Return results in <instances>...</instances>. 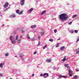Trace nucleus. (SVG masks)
<instances>
[{
  "label": "nucleus",
  "instance_id": "obj_18",
  "mask_svg": "<svg viewBox=\"0 0 79 79\" xmlns=\"http://www.w3.org/2000/svg\"><path fill=\"white\" fill-rule=\"evenodd\" d=\"M76 16H77V15H73V16H72V18H76Z\"/></svg>",
  "mask_w": 79,
  "mask_h": 79
},
{
  "label": "nucleus",
  "instance_id": "obj_4",
  "mask_svg": "<svg viewBox=\"0 0 79 79\" xmlns=\"http://www.w3.org/2000/svg\"><path fill=\"white\" fill-rule=\"evenodd\" d=\"M59 78H62V77H63V78H66L67 77V76H62V75H60L59 76Z\"/></svg>",
  "mask_w": 79,
  "mask_h": 79
},
{
  "label": "nucleus",
  "instance_id": "obj_1",
  "mask_svg": "<svg viewBox=\"0 0 79 79\" xmlns=\"http://www.w3.org/2000/svg\"><path fill=\"white\" fill-rule=\"evenodd\" d=\"M60 19L61 20H63L64 19L66 20L68 19V16L66 14H62L59 15Z\"/></svg>",
  "mask_w": 79,
  "mask_h": 79
},
{
  "label": "nucleus",
  "instance_id": "obj_43",
  "mask_svg": "<svg viewBox=\"0 0 79 79\" xmlns=\"http://www.w3.org/2000/svg\"><path fill=\"white\" fill-rule=\"evenodd\" d=\"M40 36H39L38 37V39H40Z\"/></svg>",
  "mask_w": 79,
  "mask_h": 79
},
{
  "label": "nucleus",
  "instance_id": "obj_19",
  "mask_svg": "<svg viewBox=\"0 0 79 79\" xmlns=\"http://www.w3.org/2000/svg\"><path fill=\"white\" fill-rule=\"evenodd\" d=\"M77 76L75 75L73 77V79H77Z\"/></svg>",
  "mask_w": 79,
  "mask_h": 79
},
{
  "label": "nucleus",
  "instance_id": "obj_42",
  "mask_svg": "<svg viewBox=\"0 0 79 79\" xmlns=\"http://www.w3.org/2000/svg\"><path fill=\"white\" fill-rule=\"evenodd\" d=\"M32 76L33 77H34V74H32Z\"/></svg>",
  "mask_w": 79,
  "mask_h": 79
},
{
  "label": "nucleus",
  "instance_id": "obj_29",
  "mask_svg": "<svg viewBox=\"0 0 79 79\" xmlns=\"http://www.w3.org/2000/svg\"><path fill=\"white\" fill-rule=\"evenodd\" d=\"M54 33H55L57 32V30H55L54 31Z\"/></svg>",
  "mask_w": 79,
  "mask_h": 79
},
{
  "label": "nucleus",
  "instance_id": "obj_35",
  "mask_svg": "<svg viewBox=\"0 0 79 79\" xmlns=\"http://www.w3.org/2000/svg\"><path fill=\"white\" fill-rule=\"evenodd\" d=\"M76 53L77 54H79V51H76Z\"/></svg>",
  "mask_w": 79,
  "mask_h": 79
},
{
  "label": "nucleus",
  "instance_id": "obj_20",
  "mask_svg": "<svg viewBox=\"0 0 79 79\" xmlns=\"http://www.w3.org/2000/svg\"><path fill=\"white\" fill-rule=\"evenodd\" d=\"M47 47V44H46L45 45L43 49H45V48H46Z\"/></svg>",
  "mask_w": 79,
  "mask_h": 79
},
{
  "label": "nucleus",
  "instance_id": "obj_24",
  "mask_svg": "<svg viewBox=\"0 0 79 79\" xmlns=\"http://www.w3.org/2000/svg\"><path fill=\"white\" fill-rule=\"evenodd\" d=\"M10 40H13V37L12 36H10Z\"/></svg>",
  "mask_w": 79,
  "mask_h": 79
},
{
  "label": "nucleus",
  "instance_id": "obj_2",
  "mask_svg": "<svg viewBox=\"0 0 79 79\" xmlns=\"http://www.w3.org/2000/svg\"><path fill=\"white\" fill-rule=\"evenodd\" d=\"M69 74H70L69 75V76L71 77L73 76V71H71V70L70 69L69 70Z\"/></svg>",
  "mask_w": 79,
  "mask_h": 79
},
{
  "label": "nucleus",
  "instance_id": "obj_40",
  "mask_svg": "<svg viewBox=\"0 0 79 79\" xmlns=\"http://www.w3.org/2000/svg\"><path fill=\"white\" fill-rule=\"evenodd\" d=\"M7 9H6L5 10H4V11H7Z\"/></svg>",
  "mask_w": 79,
  "mask_h": 79
},
{
  "label": "nucleus",
  "instance_id": "obj_16",
  "mask_svg": "<svg viewBox=\"0 0 79 79\" xmlns=\"http://www.w3.org/2000/svg\"><path fill=\"white\" fill-rule=\"evenodd\" d=\"M11 43L12 44H15V43H16V41L15 40H12L11 41Z\"/></svg>",
  "mask_w": 79,
  "mask_h": 79
},
{
  "label": "nucleus",
  "instance_id": "obj_3",
  "mask_svg": "<svg viewBox=\"0 0 79 79\" xmlns=\"http://www.w3.org/2000/svg\"><path fill=\"white\" fill-rule=\"evenodd\" d=\"M40 34H41V35H42V36H43L44 35V32H44V30H40Z\"/></svg>",
  "mask_w": 79,
  "mask_h": 79
},
{
  "label": "nucleus",
  "instance_id": "obj_14",
  "mask_svg": "<svg viewBox=\"0 0 79 79\" xmlns=\"http://www.w3.org/2000/svg\"><path fill=\"white\" fill-rule=\"evenodd\" d=\"M4 64V63L3 64H0V67L1 68H3V65Z\"/></svg>",
  "mask_w": 79,
  "mask_h": 79
},
{
  "label": "nucleus",
  "instance_id": "obj_46",
  "mask_svg": "<svg viewBox=\"0 0 79 79\" xmlns=\"http://www.w3.org/2000/svg\"><path fill=\"white\" fill-rule=\"evenodd\" d=\"M44 78H46V77L45 76H44Z\"/></svg>",
  "mask_w": 79,
  "mask_h": 79
},
{
  "label": "nucleus",
  "instance_id": "obj_34",
  "mask_svg": "<svg viewBox=\"0 0 79 79\" xmlns=\"http://www.w3.org/2000/svg\"><path fill=\"white\" fill-rule=\"evenodd\" d=\"M0 76H1V77H3V75H2V74L0 73Z\"/></svg>",
  "mask_w": 79,
  "mask_h": 79
},
{
  "label": "nucleus",
  "instance_id": "obj_22",
  "mask_svg": "<svg viewBox=\"0 0 79 79\" xmlns=\"http://www.w3.org/2000/svg\"><path fill=\"white\" fill-rule=\"evenodd\" d=\"M49 41L50 42H53V40L52 39H50L49 40Z\"/></svg>",
  "mask_w": 79,
  "mask_h": 79
},
{
  "label": "nucleus",
  "instance_id": "obj_8",
  "mask_svg": "<svg viewBox=\"0 0 79 79\" xmlns=\"http://www.w3.org/2000/svg\"><path fill=\"white\" fill-rule=\"evenodd\" d=\"M65 49V47L64 46H63L62 47H61L60 48V50H61V51H63V50H64Z\"/></svg>",
  "mask_w": 79,
  "mask_h": 79
},
{
  "label": "nucleus",
  "instance_id": "obj_39",
  "mask_svg": "<svg viewBox=\"0 0 79 79\" xmlns=\"http://www.w3.org/2000/svg\"><path fill=\"white\" fill-rule=\"evenodd\" d=\"M40 75L41 76H44V75H43V74L42 73L40 74Z\"/></svg>",
  "mask_w": 79,
  "mask_h": 79
},
{
  "label": "nucleus",
  "instance_id": "obj_33",
  "mask_svg": "<svg viewBox=\"0 0 79 79\" xmlns=\"http://www.w3.org/2000/svg\"><path fill=\"white\" fill-rule=\"evenodd\" d=\"M72 24V22H70L69 23V25L71 24Z\"/></svg>",
  "mask_w": 79,
  "mask_h": 79
},
{
  "label": "nucleus",
  "instance_id": "obj_6",
  "mask_svg": "<svg viewBox=\"0 0 79 79\" xmlns=\"http://www.w3.org/2000/svg\"><path fill=\"white\" fill-rule=\"evenodd\" d=\"M34 9L33 8H31L29 10H28V13H31L32 12V11Z\"/></svg>",
  "mask_w": 79,
  "mask_h": 79
},
{
  "label": "nucleus",
  "instance_id": "obj_41",
  "mask_svg": "<svg viewBox=\"0 0 79 79\" xmlns=\"http://www.w3.org/2000/svg\"><path fill=\"white\" fill-rule=\"evenodd\" d=\"M79 41V38L77 40V42H78Z\"/></svg>",
  "mask_w": 79,
  "mask_h": 79
},
{
  "label": "nucleus",
  "instance_id": "obj_32",
  "mask_svg": "<svg viewBox=\"0 0 79 79\" xmlns=\"http://www.w3.org/2000/svg\"><path fill=\"white\" fill-rule=\"evenodd\" d=\"M34 55H35V54H37V52L35 51L34 53Z\"/></svg>",
  "mask_w": 79,
  "mask_h": 79
},
{
  "label": "nucleus",
  "instance_id": "obj_36",
  "mask_svg": "<svg viewBox=\"0 0 79 79\" xmlns=\"http://www.w3.org/2000/svg\"><path fill=\"white\" fill-rule=\"evenodd\" d=\"M40 42H39L38 44V45H40Z\"/></svg>",
  "mask_w": 79,
  "mask_h": 79
},
{
  "label": "nucleus",
  "instance_id": "obj_47",
  "mask_svg": "<svg viewBox=\"0 0 79 79\" xmlns=\"http://www.w3.org/2000/svg\"><path fill=\"white\" fill-rule=\"evenodd\" d=\"M20 39H21V38H22V36H20Z\"/></svg>",
  "mask_w": 79,
  "mask_h": 79
},
{
  "label": "nucleus",
  "instance_id": "obj_45",
  "mask_svg": "<svg viewBox=\"0 0 79 79\" xmlns=\"http://www.w3.org/2000/svg\"><path fill=\"white\" fill-rule=\"evenodd\" d=\"M60 40V38L59 39H57V40Z\"/></svg>",
  "mask_w": 79,
  "mask_h": 79
},
{
  "label": "nucleus",
  "instance_id": "obj_7",
  "mask_svg": "<svg viewBox=\"0 0 79 79\" xmlns=\"http://www.w3.org/2000/svg\"><path fill=\"white\" fill-rule=\"evenodd\" d=\"M66 56H65L64 57V58H63V62H64V61H66V60H67L68 59V58H67V59H66Z\"/></svg>",
  "mask_w": 79,
  "mask_h": 79
},
{
  "label": "nucleus",
  "instance_id": "obj_15",
  "mask_svg": "<svg viewBox=\"0 0 79 79\" xmlns=\"http://www.w3.org/2000/svg\"><path fill=\"white\" fill-rule=\"evenodd\" d=\"M25 31V29L23 28L21 31V32L22 33H23V32H24Z\"/></svg>",
  "mask_w": 79,
  "mask_h": 79
},
{
  "label": "nucleus",
  "instance_id": "obj_27",
  "mask_svg": "<svg viewBox=\"0 0 79 79\" xmlns=\"http://www.w3.org/2000/svg\"><path fill=\"white\" fill-rule=\"evenodd\" d=\"M74 31L75 33H77L78 32V31L77 30H75Z\"/></svg>",
  "mask_w": 79,
  "mask_h": 79
},
{
  "label": "nucleus",
  "instance_id": "obj_23",
  "mask_svg": "<svg viewBox=\"0 0 79 79\" xmlns=\"http://www.w3.org/2000/svg\"><path fill=\"white\" fill-rule=\"evenodd\" d=\"M19 10H17L16 11V13H19Z\"/></svg>",
  "mask_w": 79,
  "mask_h": 79
},
{
  "label": "nucleus",
  "instance_id": "obj_10",
  "mask_svg": "<svg viewBox=\"0 0 79 79\" xmlns=\"http://www.w3.org/2000/svg\"><path fill=\"white\" fill-rule=\"evenodd\" d=\"M16 16L15 14H12V15H11V18H15Z\"/></svg>",
  "mask_w": 79,
  "mask_h": 79
},
{
  "label": "nucleus",
  "instance_id": "obj_13",
  "mask_svg": "<svg viewBox=\"0 0 79 79\" xmlns=\"http://www.w3.org/2000/svg\"><path fill=\"white\" fill-rule=\"evenodd\" d=\"M51 59H48L46 60L47 62H48V63H50V62H51Z\"/></svg>",
  "mask_w": 79,
  "mask_h": 79
},
{
  "label": "nucleus",
  "instance_id": "obj_30",
  "mask_svg": "<svg viewBox=\"0 0 79 79\" xmlns=\"http://www.w3.org/2000/svg\"><path fill=\"white\" fill-rule=\"evenodd\" d=\"M70 32L71 33H74V31H73L72 30H71L70 31Z\"/></svg>",
  "mask_w": 79,
  "mask_h": 79
},
{
  "label": "nucleus",
  "instance_id": "obj_31",
  "mask_svg": "<svg viewBox=\"0 0 79 79\" xmlns=\"http://www.w3.org/2000/svg\"><path fill=\"white\" fill-rule=\"evenodd\" d=\"M22 13H23V12H20L19 13V15H21V14H22Z\"/></svg>",
  "mask_w": 79,
  "mask_h": 79
},
{
  "label": "nucleus",
  "instance_id": "obj_9",
  "mask_svg": "<svg viewBox=\"0 0 79 79\" xmlns=\"http://www.w3.org/2000/svg\"><path fill=\"white\" fill-rule=\"evenodd\" d=\"M45 13H46V10L43 11L41 13V15H44V14H45Z\"/></svg>",
  "mask_w": 79,
  "mask_h": 79
},
{
  "label": "nucleus",
  "instance_id": "obj_5",
  "mask_svg": "<svg viewBox=\"0 0 79 79\" xmlns=\"http://www.w3.org/2000/svg\"><path fill=\"white\" fill-rule=\"evenodd\" d=\"M8 6V2H7L4 5V8H6V7H7Z\"/></svg>",
  "mask_w": 79,
  "mask_h": 79
},
{
  "label": "nucleus",
  "instance_id": "obj_21",
  "mask_svg": "<svg viewBox=\"0 0 79 79\" xmlns=\"http://www.w3.org/2000/svg\"><path fill=\"white\" fill-rule=\"evenodd\" d=\"M59 45H60L59 43H58L56 46V47H59Z\"/></svg>",
  "mask_w": 79,
  "mask_h": 79
},
{
  "label": "nucleus",
  "instance_id": "obj_28",
  "mask_svg": "<svg viewBox=\"0 0 79 79\" xmlns=\"http://www.w3.org/2000/svg\"><path fill=\"white\" fill-rule=\"evenodd\" d=\"M18 36L17 35L16 36V39L17 40H18Z\"/></svg>",
  "mask_w": 79,
  "mask_h": 79
},
{
  "label": "nucleus",
  "instance_id": "obj_37",
  "mask_svg": "<svg viewBox=\"0 0 79 79\" xmlns=\"http://www.w3.org/2000/svg\"><path fill=\"white\" fill-rule=\"evenodd\" d=\"M19 56L21 57V58H22V57H23V55H20Z\"/></svg>",
  "mask_w": 79,
  "mask_h": 79
},
{
  "label": "nucleus",
  "instance_id": "obj_25",
  "mask_svg": "<svg viewBox=\"0 0 79 79\" xmlns=\"http://www.w3.org/2000/svg\"><path fill=\"white\" fill-rule=\"evenodd\" d=\"M9 54H8V53H6L5 55V56H8Z\"/></svg>",
  "mask_w": 79,
  "mask_h": 79
},
{
  "label": "nucleus",
  "instance_id": "obj_38",
  "mask_svg": "<svg viewBox=\"0 0 79 79\" xmlns=\"http://www.w3.org/2000/svg\"><path fill=\"white\" fill-rule=\"evenodd\" d=\"M27 39H30L31 38H30V37H29V36H28L27 37Z\"/></svg>",
  "mask_w": 79,
  "mask_h": 79
},
{
  "label": "nucleus",
  "instance_id": "obj_17",
  "mask_svg": "<svg viewBox=\"0 0 79 79\" xmlns=\"http://www.w3.org/2000/svg\"><path fill=\"white\" fill-rule=\"evenodd\" d=\"M65 67H66L67 68H69V65L68 64H65Z\"/></svg>",
  "mask_w": 79,
  "mask_h": 79
},
{
  "label": "nucleus",
  "instance_id": "obj_44",
  "mask_svg": "<svg viewBox=\"0 0 79 79\" xmlns=\"http://www.w3.org/2000/svg\"><path fill=\"white\" fill-rule=\"evenodd\" d=\"M76 71H78V69H76Z\"/></svg>",
  "mask_w": 79,
  "mask_h": 79
},
{
  "label": "nucleus",
  "instance_id": "obj_11",
  "mask_svg": "<svg viewBox=\"0 0 79 79\" xmlns=\"http://www.w3.org/2000/svg\"><path fill=\"white\" fill-rule=\"evenodd\" d=\"M46 76L47 77L48 76V73H44L43 75V76Z\"/></svg>",
  "mask_w": 79,
  "mask_h": 79
},
{
  "label": "nucleus",
  "instance_id": "obj_26",
  "mask_svg": "<svg viewBox=\"0 0 79 79\" xmlns=\"http://www.w3.org/2000/svg\"><path fill=\"white\" fill-rule=\"evenodd\" d=\"M17 43L18 44H19L20 43V39H19L18 40Z\"/></svg>",
  "mask_w": 79,
  "mask_h": 79
},
{
  "label": "nucleus",
  "instance_id": "obj_12",
  "mask_svg": "<svg viewBox=\"0 0 79 79\" xmlns=\"http://www.w3.org/2000/svg\"><path fill=\"white\" fill-rule=\"evenodd\" d=\"M35 27H36V25H33L31 26V28H35Z\"/></svg>",
  "mask_w": 79,
  "mask_h": 79
}]
</instances>
